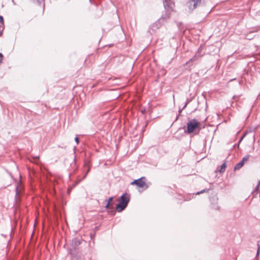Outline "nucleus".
<instances>
[{"mask_svg": "<svg viewBox=\"0 0 260 260\" xmlns=\"http://www.w3.org/2000/svg\"><path fill=\"white\" fill-rule=\"evenodd\" d=\"M130 199L129 194L125 193L120 197L119 200V204L116 207V210L117 212H121L127 206Z\"/></svg>", "mask_w": 260, "mask_h": 260, "instance_id": "f257e3e1", "label": "nucleus"}, {"mask_svg": "<svg viewBox=\"0 0 260 260\" xmlns=\"http://www.w3.org/2000/svg\"><path fill=\"white\" fill-rule=\"evenodd\" d=\"M200 127L201 123L200 122L195 119H192L187 123L186 132L188 134H191L197 129H198L199 131L201 129Z\"/></svg>", "mask_w": 260, "mask_h": 260, "instance_id": "f03ea898", "label": "nucleus"}, {"mask_svg": "<svg viewBox=\"0 0 260 260\" xmlns=\"http://www.w3.org/2000/svg\"><path fill=\"white\" fill-rule=\"evenodd\" d=\"M145 177H142L140 179L135 180L131 182V185H136L138 187L146 189L148 188V185L145 181Z\"/></svg>", "mask_w": 260, "mask_h": 260, "instance_id": "7ed1b4c3", "label": "nucleus"}, {"mask_svg": "<svg viewBox=\"0 0 260 260\" xmlns=\"http://www.w3.org/2000/svg\"><path fill=\"white\" fill-rule=\"evenodd\" d=\"M249 158V155L245 156L240 162L235 165L234 167V171L240 169L244 166V164L248 160Z\"/></svg>", "mask_w": 260, "mask_h": 260, "instance_id": "20e7f679", "label": "nucleus"}, {"mask_svg": "<svg viewBox=\"0 0 260 260\" xmlns=\"http://www.w3.org/2000/svg\"><path fill=\"white\" fill-rule=\"evenodd\" d=\"M201 0H190L188 2V8L192 11L200 4Z\"/></svg>", "mask_w": 260, "mask_h": 260, "instance_id": "39448f33", "label": "nucleus"}, {"mask_svg": "<svg viewBox=\"0 0 260 260\" xmlns=\"http://www.w3.org/2000/svg\"><path fill=\"white\" fill-rule=\"evenodd\" d=\"M165 7H168L170 8L171 10H173V8L175 7V3L173 2H172L170 0L166 1V4L165 5Z\"/></svg>", "mask_w": 260, "mask_h": 260, "instance_id": "423d86ee", "label": "nucleus"}, {"mask_svg": "<svg viewBox=\"0 0 260 260\" xmlns=\"http://www.w3.org/2000/svg\"><path fill=\"white\" fill-rule=\"evenodd\" d=\"M113 197H110L108 201H107V203L106 205V209H109V208H111V206H112V202L113 201Z\"/></svg>", "mask_w": 260, "mask_h": 260, "instance_id": "0eeeda50", "label": "nucleus"}, {"mask_svg": "<svg viewBox=\"0 0 260 260\" xmlns=\"http://www.w3.org/2000/svg\"><path fill=\"white\" fill-rule=\"evenodd\" d=\"M226 167V162H224L222 165V166L220 167V169L219 170V172L220 173H223L225 171V168Z\"/></svg>", "mask_w": 260, "mask_h": 260, "instance_id": "6e6552de", "label": "nucleus"}, {"mask_svg": "<svg viewBox=\"0 0 260 260\" xmlns=\"http://www.w3.org/2000/svg\"><path fill=\"white\" fill-rule=\"evenodd\" d=\"M2 27L3 29L4 28V20L3 16H0V28Z\"/></svg>", "mask_w": 260, "mask_h": 260, "instance_id": "1a4fd4ad", "label": "nucleus"}, {"mask_svg": "<svg viewBox=\"0 0 260 260\" xmlns=\"http://www.w3.org/2000/svg\"><path fill=\"white\" fill-rule=\"evenodd\" d=\"M21 188V187H19V186H17V188H16V192L17 193H19V191H20Z\"/></svg>", "mask_w": 260, "mask_h": 260, "instance_id": "9d476101", "label": "nucleus"}, {"mask_svg": "<svg viewBox=\"0 0 260 260\" xmlns=\"http://www.w3.org/2000/svg\"><path fill=\"white\" fill-rule=\"evenodd\" d=\"M3 58V55L0 53V64L2 63Z\"/></svg>", "mask_w": 260, "mask_h": 260, "instance_id": "9b49d317", "label": "nucleus"}, {"mask_svg": "<svg viewBox=\"0 0 260 260\" xmlns=\"http://www.w3.org/2000/svg\"><path fill=\"white\" fill-rule=\"evenodd\" d=\"M75 141L76 142L77 144H78L79 143V138L78 137H76L75 138Z\"/></svg>", "mask_w": 260, "mask_h": 260, "instance_id": "f8f14e48", "label": "nucleus"}]
</instances>
